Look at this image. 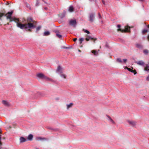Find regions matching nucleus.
Here are the masks:
<instances>
[{"mask_svg": "<svg viewBox=\"0 0 149 149\" xmlns=\"http://www.w3.org/2000/svg\"><path fill=\"white\" fill-rule=\"evenodd\" d=\"M44 74L42 73H39L37 74V76L38 78L41 79H43Z\"/></svg>", "mask_w": 149, "mask_h": 149, "instance_id": "obj_10", "label": "nucleus"}, {"mask_svg": "<svg viewBox=\"0 0 149 149\" xmlns=\"http://www.w3.org/2000/svg\"><path fill=\"white\" fill-rule=\"evenodd\" d=\"M77 38H74L73 39V41L74 42L76 41V40H77Z\"/></svg>", "mask_w": 149, "mask_h": 149, "instance_id": "obj_39", "label": "nucleus"}, {"mask_svg": "<svg viewBox=\"0 0 149 149\" xmlns=\"http://www.w3.org/2000/svg\"><path fill=\"white\" fill-rule=\"evenodd\" d=\"M147 38L148 40V41H149V35H148V37H147Z\"/></svg>", "mask_w": 149, "mask_h": 149, "instance_id": "obj_42", "label": "nucleus"}, {"mask_svg": "<svg viewBox=\"0 0 149 149\" xmlns=\"http://www.w3.org/2000/svg\"><path fill=\"white\" fill-rule=\"evenodd\" d=\"M117 61L120 63H122V61L120 58H118L117 59Z\"/></svg>", "mask_w": 149, "mask_h": 149, "instance_id": "obj_25", "label": "nucleus"}, {"mask_svg": "<svg viewBox=\"0 0 149 149\" xmlns=\"http://www.w3.org/2000/svg\"><path fill=\"white\" fill-rule=\"evenodd\" d=\"M92 53H93L94 55H96L97 53V52L96 51L93 50L92 51Z\"/></svg>", "mask_w": 149, "mask_h": 149, "instance_id": "obj_28", "label": "nucleus"}, {"mask_svg": "<svg viewBox=\"0 0 149 149\" xmlns=\"http://www.w3.org/2000/svg\"><path fill=\"white\" fill-rule=\"evenodd\" d=\"M139 1H144L145 0H138Z\"/></svg>", "mask_w": 149, "mask_h": 149, "instance_id": "obj_44", "label": "nucleus"}, {"mask_svg": "<svg viewBox=\"0 0 149 149\" xmlns=\"http://www.w3.org/2000/svg\"><path fill=\"white\" fill-rule=\"evenodd\" d=\"M65 14H63V17L65 16Z\"/></svg>", "mask_w": 149, "mask_h": 149, "instance_id": "obj_46", "label": "nucleus"}, {"mask_svg": "<svg viewBox=\"0 0 149 149\" xmlns=\"http://www.w3.org/2000/svg\"><path fill=\"white\" fill-rule=\"evenodd\" d=\"M1 130H0V146H1L2 145V143L1 141Z\"/></svg>", "mask_w": 149, "mask_h": 149, "instance_id": "obj_30", "label": "nucleus"}, {"mask_svg": "<svg viewBox=\"0 0 149 149\" xmlns=\"http://www.w3.org/2000/svg\"><path fill=\"white\" fill-rule=\"evenodd\" d=\"M148 27L149 28V25H148Z\"/></svg>", "mask_w": 149, "mask_h": 149, "instance_id": "obj_48", "label": "nucleus"}, {"mask_svg": "<svg viewBox=\"0 0 149 149\" xmlns=\"http://www.w3.org/2000/svg\"><path fill=\"white\" fill-rule=\"evenodd\" d=\"M43 79H45L46 80L50 81H52V79H50V78H49L48 77H47L46 76H45L44 75L43 77Z\"/></svg>", "mask_w": 149, "mask_h": 149, "instance_id": "obj_15", "label": "nucleus"}, {"mask_svg": "<svg viewBox=\"0 0 149 149\" xmlns=\"http://www.w3.org/2000/svg\"><path fill=\"white\" fill-rule=\"evenodd\" d=\"M89 40H90V39H89V38H88H88H86V40L87 41H89Z\"/></svg>", "mask_w": 149, "mask_h": 149, "instance_id": "obj_36", "label": "nucleus"}, {"mask_svg": "<svg viewBox=\"0 0 149 149\" xmlns=\"http://www.w3.org/2000/svg\"><path fill=\"white\" fill-rule=\"evenodd\" d=\"M33 138V136L31 134H30L28 136L27 139H28L29 140L31 141L32 140Z\"/></svg>", "mask_w": 149, "mask_h": 149, "instance_id": "obj_16", "label": "nucleus"}, {"mask_svg": "<svg viewBox=\"0 0 149 149\" xmlns=\"http://www.w3.org/2000/svg\"><path fill=\"white\" fill-rule=\"evenodd\" d=\"M98 14H99V18H101V15H100V13H99Z\"/></svg>", "mask_w": 149, "mask_h": 149, "instance_id": "obj_41", "label": "nucleus"}, {"mask_svg": "<svg viewBox=\"0 0 149 149\" xmlns=\"http://www.w3.org/2000/svg\"><path fill=\"white\" fill-rule=\"evenodd\" d=\"M144 70L146 71L149 72V63L146 65V66L144 68Z\"/></svg>", "mask_w": 149, "mask_h": 149, "instance_id": "obj_9", "label": "nucleus"}, {"mask_svg": "<svg viewBox=\"0 0 149 149\" xmlns=\"http://www.w3.org/2000/svg\"><path fill=\"white\" fill-rule=\"evenodd\" d=\"M9 19L10 22H12L13 21H14V19L13 18H12L10 19Z\"/></svg>", "mask_w": 149, "mask_h": 149, "instance_id": "obj_34", "label": "nucleus"}, {"mask_svg": "<svg viewBox=\"0 0 149 149\" xmlns=\"http://www.w3.org/2000/svg\"><path fill=\"white\" fill-rule=\"evenodd\" d=\"M130 27L128 26H125V29L122 30L121 29L119 28L117 29L118 31H120L121 32H126L128 31V29H130Z\"/></svg>", "mask_w": 149, "mask_h": 149, "instance_id": "obj_4", "label": "nucleus"}, {"mask_svg": "<svg viewBox=\"0 0 149 149\" xmlns=\"http://www.w3.org/2000/svg\"><path fill=\"white\" fill-rule=\"evenodd\" d=\"M102 3L103 4H105V2L103 0H102Z\"/></svg>", "mask_w": 149, "mask_h": 149, "instance_id": "obj_43", "label": "nucleus"}, {"mask_svg": "<svg viewBox=\"0 0 149 149\" xmlns=\"http://www.w3.org/2000/svg\"><path fill=\"white\" fill-rule=\"evenodd\" d=\"M84 39L83 38H80L79 39L80 44H81L82 43V42L83 41Z\"/></svg>", "mask_w": 149, "mask_h": 149, "instance_id": "obj_26", "label": "nucleus"}, {"mask_svg": "<svg viewBox=\"0 0 149 149\" xmlns=\"http://www.w3.org/2000/svg\"><path fill=\"white\" fill-rule=\"evenodd\" d=\"M13 19H14V21L16 23L17 22H19V19L17 18H14Z\"/></svg>", "mask_w": 149, "mask_h": 149, "instance_id": "obj_22", "label": "nucleus"}, {"mask_svg": "<svg viewBox=\"0 0 149 149\" xmlns=\"http://www.w3.org/2000/svg\"><path fill=\"white\" fill-rule=\"evenodd\" d=\"M73 105V103H71L69 104H67V109H69V108L71 107Z\"/></svg>", "mask_w": 149, "mask_h": 149, "instance_id": "obj_17", "label": "nucleus"}, {"mask_svg": "<svg viewBox=\"0 0 149 149\" xmlns=\"http://www.w3.org/2000/svg\"><path fill=\"white\" fill-rule=\"evenodd\" d=\"M148 32V30L146 29L143 30L142 31V32L143 33H145Z\"/></svg>", "mask_w": 149, "mask_h": 149, "instance_id": "obj_33", "label": "nucleus"}, {"mask_svg": "<svg viewBox=\"0 0 149 149\" xmlns=\"http://www.w3.org/2000/svg\"><path fill=\"white\" fill-rule=\"evenodd\" d=\"M13 13V11H11V12H8L6 14H5L4 16H6L7 19H10L12 18V15Z\"/></svg>", "mask_w": 149, "mask_h": 149, "instance_id": "obj_3", "label": "nucleus"}, {"mask_svg": "<svg viewBox=\"0 0 149 149\" xmlns=\"http://www.w3.org/2000/svg\"><path fill=\"white\" fill-rule=\"evenodd\" d=\"M146 80L148 81H149V76L147 77Z\"/></svg>", "mask_w": 149, "mask_h": 149, "instance_id": "obj_38", "label": "nucleus"}, {"mask_svg": "<svg viewBox=\"0 0 149 149\" xmlns=\"http://www.w3.org/2000/svg\"><path fill=\"white\" fill-rule=\"evenodd\" d=\"M136 46L139 49H141L143 48L142 45L140 44H136Z\"/></svg>", "mask_w": 149, "mask_h": 149, "instance_id": "obj_14", "label": "nucleus"}, {"mask_svg": "<svg viewBox=\"0 0 149 149\" xmlns=\"http://www.w3.org/2000/svg\"><path fill=\"white\" fill-rule=\"evenodd\" d=\"M9 23H7V25H9Z\"/></svg>", "mask_w": 149, "mask_h": 149, "instance_id": "obj_49", "label": "nucleus"}, {"mask_svg": "<svg viewBox=\"0 0 149 149\" xmlns=\"http://www.w3.org/2000/svg\"><path fill=\"white\" fill-rule=\"evenodd\" d=\"M65 48H66V49H68V47H66Z\"/></svg>", "mask_w": 149, "mask_h": 149, "instance_id": "obj_47", "label": "nucleus"}, {"mask_svg": "<svg viewBox=\"0 0 149 149\" xmlns=\"http://www.w3.org/2000/svg\"><path fill=\"white\" fill-rule=\"evenodd\" d=\"M107 117L109 118L110 121L112 122V123L114 124L115 123L113 121V120L109 116H107Z\"/></svg>", "mask_w": 149, "mask_h": 149, "instance_id": "obj_23", "label": "nucleus"}, {"mask_svg": "<svg viewBox=\"0 0 149 149\" xmlns=\"http://www.w3.org/2000/svg\"><path fill=\"white\" fill-rule=\"evenodd\" d=\"M38 139L39 140H46V139L45 138L39 137Z\"/></svg>", "mask_w": 149, "mask_h": 149, "instance_id": "obj_31", "label": "nucleus"}, {"mask_svg": "<svg viewBox=\"0 0 149 149\" xmlns=\"http://www.w3.org/2000/svg\"><path fill=\"white\" fill-rule=\"evenodd\" d=\"M127 69V70H128L130 72L132 73H134V74H135L136 73V70H133L132 69H130V68H127V67L125 68V69Z\"/></svg>", "mask_w": 149, "mask_h": 149, "instance_id": "obj_5", "label": "nucleus"}, {"mask_svg": "<svg viewBox=\"0 0 149 149\" xmlns=\"http://www.w3.org/2000/svg\"><path fill=\"white\" fill-rule=\"evenodd\" d=\"M19 140L20 143L24 142L26 141V139L23 137H20L19 139Z\"/></svg>", "mask_w": 149, "mask_h": 149, "instance_id": "obj_11", "label": "nucleus"}, {"mask_svg": "<svg viewBox=\"0 0 149 149\" xmlns=\"http://www.w3.org/2000/svg\"><path fill=\"white\" fill-rule=\"evenodd\" d=\"M88 37L89 38V39H90L91 40H94V42L97 40V38H93L90 36H88Z\"/></svg>", "mask_w": 149, "mask_h": 149, "instance_id": "obj_20", "label": "nucleus"}, {"mask_svg": "<svg viewBox=\"0 0 149 149\" xmlns=\"http://www.w3.org/2000/svg\"><path fill=\"white\" fill-rule=\"evenodd\" d=\"M41 28V27L40 26H38L36 28V31L37 32Z\"/></svg>", "mask_w": 149, "mask_h": 149, "instance_id": "obj_32", "label": "nucleus"}, {"mask_svg": "<svg viewBox=\"0 0 149 149\" xmlns=\"http://www.w3.org/2000/svg\"><path fill=\"white\" fill-rule=\"evenodd\" d=\"M62 69L61 67L59 65L57 68V71L60 73H61L62 72Z\"/></svg>", "mask_w": 149, "mask_h": 149, "instance_id": "obj_13", "label": "nucleus"}, {"mask_svg": "<svg viewBox=\"0 0 149 149\" xmlns=\"http://www.w3.org/2000/svg\"><path fill=\"white\" fill-rule=\"evenodd\" d=\"M5 15V14L3 13H0V19L1 20H2V19H1V17L3 16H4V15Z\"/></svg>", "mask_w": 149, "mask_h": 149, "instance_id": "obj_21", "label": "nucleus"}, {"mask_svg": "<svg viewBox=\"0 0 149 149\" xmlns=\"http://www.w3.org/2000/svg\"><path fill=\"white\" fill-rule=\"evenodd\" d=\"M94 17V16L93 14H91L90 16V22H92L93 21V18Z\"/></svg>", "mask_w": 149, "mask_h": 149, "instance_id": "obj_8", "label": "nucleus"}, {"mask_svg": "<svg viewBox=\"0 0 149 149\" xmlns=\"http://www.w3.org/2000/svg\"><path fill=\"white\" fill-rule=\"evenodd\" d=\"M61 77H63L64 79H65L66 77V75L65 74H62L61 75Z\"/></svg>", "mask_w": 149, "mask_h": 149, "instance_id": "obj_27", "label": "nucleus"}, {"mask_svg": "<svg viewBox=\"0 0 149 149\" xmlns=\"http://www.w3.org/2000/svg\"><path fill=\"white\" fill-rule=\"evenodd\" d=\"M117 27L119 28H120V25L119 24H118V25H117Z\"/></svg>", "mask_w": 149, "mask_h": 149, "instance_id": "obj_40", "label": "nucleus"}, {"mask_svg": "<svg viewBox=\"0 0 149 149\" xmlns=\"http://www.w3.org/2000/svg\"><path fill=\"white\" fill-rule=\"evenodd\" d=\"M135 63L139 65L142 66L144 65L145 64L144 62L142 61H136Z\"/></svg>", "mask_w": 149, "mask_h": 149, "instance_id": "obj_6", "label": "nucleus"}, {"mask_svg": "<svg viewBox=\"0 0 149 149\" xmlns=\"http://www.w3.org/2000/svg\"><path fill=\"white\" fill-rule=\"evenodd\" d=\"M144 53L146 54H147L148 53V51L147 49H144L143 50Z\"/></svg>", "mask_w": 149, "mask_h": 149, "instance_id": "obj_24", "label": "nucleus"}, {"mask_svg": "<svg viewBox=\"0 0 149 149\" xmlns=\"http://www.w3.org/2000/svg\"><path fill=\"white\" fill-rule=\"evenodd\" d=\"M69 24L70 25L72 26L73 27H75L76 25V22L75 19L70 20L69 21Z\"/></svg>", "mask_w": 149, "mask_h": 149, "instance_id": "obj_2", "label": "nucleus"}, {"mask_svg": "<svg viewBox=\"0 0 149 149\" xmlns=\"http://www.w3.org/2000/svg\"><path fill=\"white\" fill-rule=\"evenodd\" d=\"M78 51H79V52H81V50H80V49H79V50H78Z\"/></svg>", "mask_w": 149, "mask_h": 149, "instance_id": "obj_45", "label": "nucleus"}, {"mask_svg": "<svg viewBox=\"0 0 149 149\" xmlns=\"http://www.w3.org/2000/svg\"><path fill=\"white\" fill-rule=\"evenodd\" d=\"M128 123L131 125L132 126H134L136 124V122L133 121H128Z\"/></svg>", "mask_w": 149, "mask_h": 149, "instance_id": "obj_7", "label": "nucleus"}, {"mask_svg": "<svg viewBox=\"0 0 149 149\" xmlns=\"http://www.w3.org/2000/svg\"><path fill=\"white\" fill-rule=\"evenodd\" d=\"M50 34V32L48 31H45L44 33V35L47 36Z\"/></svg>", "mask_w": 149, "mask_h": 149, "instance_id": "obj_19", "label": "nucleus"}, {"mask_svg": "<svg viewBox=\"0 0 149 149\" xmlns=\"http://www.w3.org/2000/svg\"><path fill=\"white\" fill-rule=\"evenodd\" d=\"M123 61L125 63L127 61V59H124L123 60Z\"/></svg>", "mask_w": 149, "mask_h": 149, "instance_id": "obj_37", "label": "nucleus"}, {"mask_svg": "<svg viewBox=\"0 0 149 149\" xmlns=\"http://www.w3.org/2000/svg\"><path fill=\"white\" fill-rule=\"evenodd\" d=\"M69 11L70 12H72L74 11V8L72 6H71L69 7Z\"/></svg>", "mask_w": 149, "mask_h": 149, "instance_id": "obj_18", "label": "nucleus"}, {"mask_svg": "<svg viewBox=\"0 0 149 149\" xmlns=\"http://www.w3.org/2000/svg\"><path fill=\"white\" fill-rule=\"evenodd\" d=\"M86 33L88 34L90 33V32L89 31L87 30H85L84 31Z\"/></svg>", "mask_w": 149, "mask_h": 149, "instance_id": "obj_35", "label": "nucleus"}, {"mask_svg": "<svg viewBox=\"0 0 149 149\" xmlns=\"http://www.w3.org/2000/svg\"><path fill=\"white\" fill-rule=\"evenodd\" d=\"M2 103L6 106H9L10 104L7 101L5 100H3L2 101Z\"/></svg>", "mask_w": 149, "mask_h": 149, "instance_id": "obj_12", "label": "nucleus"}, {"mask_svg": "<svg viewBox=\"0 0 149 149\" xmlns=\"http://www.w3.org/2000/svg\"><path fill=\"white\" fill-rule=\"evenodd\" d=\"M56 36L59 38H61L62 37V36L61 35L59 34L58 33H56Z\"/></svg>", "mask_w": 149, "mask_h": 149, "instance_id": "obj_29", "label": "nucleus"}, {"mask_svg": "<svg viewBox=\"0 0 149 149\" xmlns=\"http://www.w3.org/2000/svg\"><path fill=\"white\" fill-rule=\"evenodd\" d=\"M27 23L24 24L20 22H17V26L21 29H25L26 31L31 32V29L36 27L37 25L36 22L30 17L27 18Z\"/></svg>", "mask_w": 149, "mask_h": 149, "instance_id": "obj_1", "label": "nucleus"}]
</instances>
